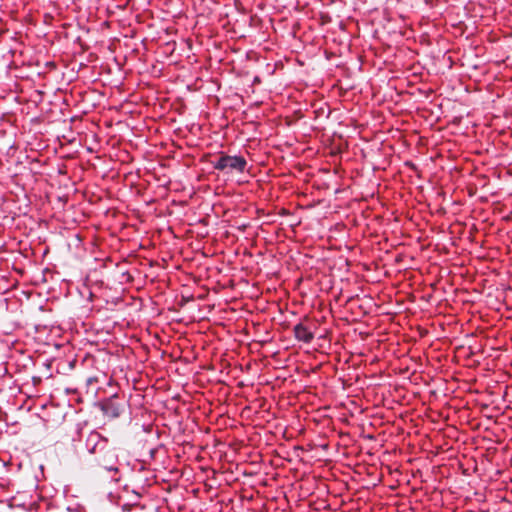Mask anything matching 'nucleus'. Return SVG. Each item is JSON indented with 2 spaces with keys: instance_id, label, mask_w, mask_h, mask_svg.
I'll use <instances>...</instances> for the list:
<instances>
[{
  "instance_id": "1",
  "label": "nucleus",
  "mask_w": 512,
  "mask_h": 512,
  "mask_svg": "<svg viewBox=\"0 0 512 512\" xmlns=\"http://www.w3.org/2000/svg\"><path fill=\"white\" fill-rule=\"evenodd\" d=\"M212 164L214 169L219 171L243 173L246 169L247 161L243 156L221 154Z\"/></svg>"
},
{
  "instance_id": "2",
  "label": "nucleus",
  "mask_w": 512,
  "mask_h": 512,
  "mask_svg": "<svg viewBox=\"0 0 512 512\" xmlns=\"http://www.w3.org/2000/svg\"><path fill=\"white\" fill-rule=\"evenodd\" d=\"M100 410L103 412L104 416L109 419L118 418L124 409V404L118 401V395L114 394L109 398H106L99 402L98 404Z\"/></svg>"
},
{
  "instance_id": "3",
  "label": "nucleus",
  "mask_w": 512,
  "mask_h": 512,
  "mask_svg": "<svg viewBox=\"0 0 512 512\" xmlns=\"http://www.w3.org/2000/svg\"><path fill=\"white\" fill-rule=\"evenodd\" d=\"M293 333L296 340L304 343H310L314 338V333L303 321L293 327Z\"/></svg>"
},
{
  "instance_id": "4",
  "label": "nucleus",
  "mask_w": 512,
  "mask_h": 512,
  "mask_svg": "<svg viewBox=\"0 0 512 512\" xmlns=\"http://www.w3.org/2000/svg\"><path fill=\"white\" fill-rule=\"evenodd\" d=\"M103 467L108 471H117V468L114 465L106 464Z\"/></svg>"
},
{
  "instance_id": "5",
  "label": "nucleus",
  "mask_w": 512,
  "mask_h": 512,
  "mask_svg": "<svg viewBox=\"0 0 512 512\" xmlns=\"http://www.w3.org/2000/svg\"><path fill=\"white\" fill-rule=\"evenodd\" d=\"M95 381H97V379L95 377H90V378H88L87 383L92 384Z\"/></svg>"
}]
</instances>
